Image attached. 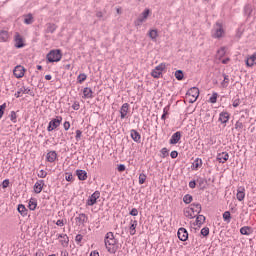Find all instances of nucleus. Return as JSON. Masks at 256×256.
Wrapping results in <instances>:
<instances>
[{"mask_svg": "<svg viewBox=\"0 0 256 256\" xmlns=\"http://www.w3.org/2000/svg\"><path fill=\"white\" fill-rule=\"evenodd\" d=\"M240 103H241V100L236 99V100L233 101L232 105H233V107H239Z\"/></svg>", "mask_w": 256, "mask_h": 256, "instance_id": "obj_62", "label": "nucleus"}, {"mask_svg": "<svg viewBox=\"0 0 256 256\" xmlns=\"http://www.w3.org/2000/svg\"><path fill=\"white\" fill-rule=\"evenodd\" d=\"M65 179L66 181H73V174H67Z\"/></svg>", "mask_w": 256, "mask_h": 256, "instance_id": "obj_63", "label": "nucleus"}, {"mask_svg": "<svg viewBox=\"0 0 256 256\" xmlns=\"http://www.w3.org/2000/svg\"><path fill=\"white\" fill-rule=\"evenodd\" d=\"M14 41L16 49H23V47H25V40L23 39L22 35L19 34V32H16Z\"/></svg>", "mask_w": 256, "mask_h": 256, "instance_id": "obj_8", "label": "nucleus"}, {"mask_svg": "<svg viewBox=\"0 0 256 256\" xmlns=\"http://www.w3.org/2000/svg\"><path fill=\"white\" fill-rule=\"evenodd\" d=\"M178 239H180V241H187V239H189V233L187 232V229L185 228H180L178 229Z\"/></svg>", "mask_w": 256, "mask_h": 256, "instance_id": "obj_12", "label": "nucleus"}, {"mask_svg": "<svg viewBox=\"0 0 256 256\" xmlns=\"http://www.w3.org/2000/svg\"><path fill=\"white\" fill-rule=\"evenodd\" d=\"M54 31H57V25L53 23H47L46 24V33H53Z\"/></svg>", "mask_w": 256, "mask_h": 256, "instance_id": "obj_27", "label": "nucleus"}, {"mask_svg": "<svg viewBox=\"0 0 256 256\" xmlns=\"http://www.w3.org/2000/svg\"><path fill=\"white\" fill-rule=\"evenodd\" d=\"M235 129H243V122L237 121L235 124Z\"/></svg>", "mask_w": 256, "mask_h": 256, "instance_id": "obj_56", "label": "nucleus"}, {"mask_svg": "<svg viewBox=\"0 0 256 256\" xmlns=\"http://www.w3.org/2000/svg\"><path fill=\"white\" fill-rule=\"evenodd\" d=\"M57 239H61L60 243H61L62 247L69 246V236H67V234H58Z\"/></svg>", "mask_w": 256, "mask_h": 256, "instance_id": "obj_13", "label": "nucleus"}, {"mask_svg": "<svg viewBox=\"0 0 256 256\" xmlns=\"http://www.w3.org/2000/svg\"><path fill=\"white\" fill-rule=\"evenodd\" d=\"M46 159L49 163H55V160L57 159V152L55 151L48 152Z\"/></svg>", "mask_w": 256, "mask_h": 256, "instance_id": "obj_20", "label": "nucleus"}, {"mask_svg": "<svg viewBox=\"0 0 256 256\" xmlns=\"http://www.w3.org/2000/svg\"><path fill=\"white\" fill-rule=\"evenodd\" d=\"M236 198L238 201H243V199H245V189L239 188L236 194Z\"/></svg>", "mask_w": 256, "mask_h": 256, "instance_id": "obj_28", "label": "nucleus"}, {"mask_svg": "<svg viewBox=\"0 0 256 256\" xmlns=\"http://www.w3.org/2000/svg\"><path fill=\"white\" fill-rule=\"evenodd\" d=\"M81 135H83V132L81 130H76V141L81 139Z\"/></svg>", "mask_w": 256, "mask_h": 256, "instance_id": "obj_55", "label": "nucleus"}, {"mask_svg": "<svg viewBox=\"0 0 256 256\" xmlns=\"http://www.w3.org/2000/svg\"><path fill=\"white\" fill-rule=\"evenodd\" d=\"M170 157L172 158V159H177V157H179V152H177V151H172L171 153H170Z\"/></svg>", "mask_w": 256, "mask_h": 256, "instance_id": "obj_53", "label": "nucleus"}, {"mask_svg": "<svg viewBox=\"0 0 256 256\" xmlns=\"http://www.w3.org/2000/svg\"><path fill=\"white\" fill-rule=\"evenodd\" d=\"M256 61V53L252 54L247 60H246V65L247 67H253L255 65Z\"/></svg>", "mask_w": 256, "mask_h": 256, "instance_id": "obj_23", "label": "nucleus"}, {"mask_svg": "<svg viewBox=\"0 0 256 256\" xmlns=\"http://www.w3.org/2000/svg\"><path fill=\"white\" fill-rule=\"evenodd\" d=\"M129 113V103H124L120 108V118L125 119Z\"/></svg>", "mask_w": 256, "mask_h": 256, "instance_id": "obj_16", "label": "nucleus"}, {"mask_svg": "<svg viewBox=\"0 0 256 256\" xmlns=\"http://www.w3.org/2000/svg\"><path fill=\"white\" fill-rule=\"evenodd\" d=\"M18 213L22 215V217H27L28 210L23 204L18 205Z\"/></svg>", "mask_w": 256, "mask_h": 256, "instance_id": "obj_24", "label": "nucleus"}, {"mask_svg": "<svg viewBox=\"0 0 256 256\" xmlns=\"http://www.w3.org/2000/svg\"><path fill=\"white\" fill-rule=\"evenodd\" d=\"M183 77H184V74H183V71L182 70H177L175 72V78L178 80V81H183Z\"/></svg>", "mask_w": 256, "mask_h": 256, "instance_id": "obj_34", "label": "nucleus"}, {"mask_svg": "<svg viewBox=\"0 0 256 256\" xmlns=\"http://www.w3.org/2000/svg\"><path fill=\"white\" fill-rule=\"evenodd\" d=\"M135 229H137V220H131L130 221V235H135V233H137V231Z\"/></svg>", "mask_w": 256, "mask_h": 256, "instance_id": "obj_25", "label": "nucleus"}, {"mask_svg": "<svg viewBox=\"0 0 256 256\" xmlns=\"http://www.w3.org/2000/svg\"><path fill=\"white\" fill-rule=\"evenodd\" d=\"M75 221L79 225H85L89 221V218L84 213H81L75 218Z\"/></svg>", "mask_w": 256, "mask_h": 256, "instance_id": "obj_14", "label": "nucleus"}, {"mask_svg": "<svg viewBox=\"0 0 256 256\" xmlns=\"http://www.w3.org/2000/svg\"><path fill=\"white\" fill-rule=\"evenodd\" d=\"M165 67H166L165 64L161 63L160 65L156 66L155 69H156V71H159L160 73H163Z\"/></svg>", "mask_w": 256, "mask_h": 256, "instance_id": "obj_49", "label": "nucleus"}, {"mask_svg": "<svg viewBox=\"0 0 256 256\" xmlns=\"http://www.w3.org/2000/svg\"><path fill=\"white\" fill-rule=\"evenodd\" d=\"M161 153L163 159H165V157H169V150L167 148H162Z\"/></svg>", "mask_w": 256, "mask_h": 256, "instance_id": "obj_48", "label": "nucleus"}, {"mask_svg": "<svg viewBox=\"0 0 256 256\" xmlns=\"http://www.w3.org/2000/svg\"><path fill=\"white\" fill-rule=\"evenodd\" d=\"M145 181H147V175L141 173V174L139 175V184H140V185H143V183H145Z\"/></svg>", "mask_w": 256, "mask_h": 256, "instance_id": "obj_41", "label": "nucleus"}, {"mask_svg": "<svg viewBox=\"0 0 256 256\" xmlns=\"http://www.w3.org/2000/svg\"><path fill=\"white\" fill-rule=\"evenodd\" d=\"M183 201H184V203H186V205H189V203H191L193 201V196H191L190 194H186L183 197Z\"/></svg>", "mask_w": 256, "mask_h": 256, "instance_id": "obj_36", "label": "nucleus"}, {"mask_svg": "<svg viewBox=\"0 0 256 256\" xmlns=\"http://www.w3.org/2000/svg\"><path fill=\"white\" fill-rule=\"evenodd\" d=\"M90 256H99V252L93 251L90 253Z\"/></svg>", "mask_w": 256, "mask_h": 256, "instance_id": "obj_64", "label": "nucleus"}, {"mask_svg": "<svg viewBox=\"0 0 256 256\" xmlns=\"http://www.w3.org/2000/svg\"><path fill=\"white\" fill-rule=\"evenodd\" d=\"M62 57H63V54L61 53V50L56 49V50H51L47 54L46 59L49 63H59Z\"/></svg>", "mask_w": 256, "mask_h": 256, "instance_id": "obj_3", "label": "nucleus"}, {"mask_svg": "<svg viewBox=\"0 0 256 256\" xmlns=\"http://www.w3.org/2000/svg\"><path fill=\"white\" fill-rule=\"evenodd\" d=\"M14 95L16 99H19V97H21L22 95H30L31 97H35V93L33 92V90L25 86L19 88V90Z\"/></svg>", "mask_w": 256, "mask_h": 256, "instance_id": "obj_5", "label": "nucleus"}, {"mask_svg": "<svg viewBox=\"0 0 256 256\" xmlns=\"http://www.w3.org/2000/svg\"><path fill=\"white\" fill-rule=\"evenodd\" d=\"M151 75L154 77V79H159V77H161L162 73L159 70L154 68L151 72Z\"/></svg>", "mask_w": 256, "mask_h": 256, "instance_id": "obj_37", "label": "nucleus"}, {"mask_svg": "<svg viewBox=\"0 0 256 256\" xmlns=\"http://www.w3.org/2000/svg\"><path fill=\"white\" fill-rule=\"evenodd\" d=\"M203 223H205V217L203 215H198L196 217V225L200 227L201 225H203Z\"/></svg>", "mask_w": 256, "mask_h": 256, "instance_id": "obj_33", "label": "nucleus"}, {"mask_svg": "<svg viewBox=\"0 0 256 256\" xmlns=\"http://www.w3.org/2000/svg\"><path fill=\"white\" fill-rule=\"evenodd\" d=\"M198 184H199V187H202V189H205V185H207V179L205 178L198 179Z\"/></svg>", "mask_w": 256, "mask_h": 256, "instance_id": "obj_40", "label": "nucleus"}, {"mask_svg": "<svg viewBox=\"0 0 256 256\" xmlns=\"http://www.w3.org/2000/svg\"><path fill=\"white\" fill-rule=\"evenodd\" d=\"M229 114L228 112H221L219 116V121L222 123H227L229 121Z\"/></svg>", "mask_w": 256, "mask_h": 256, "instance_id": "obj_26", "label": "nucleus"}, {"mask_svg": "<svg viewBox=\"0 0 256 256\" xmlns=\"http://www.w3.org/2000/svg\"><path fill=\"white\" fill-rule=\"evenodd\" d=\"M251 227L249 226H244L240 229L241 235H251Z\"/></svg>", "mask_w": 256, "mask_h": 256, "instance_id": "obj_30", "label": "nucleus"}, {"mask_svg": "<svg viewBox=\"0 0 256 256\" xmlns=\"http://www.w3.org/2000/svg\"><path fill=\"white\" fill-rule=\"evenodd\" d=\"M10 120L13 122V123H17V113L15 111H12L10 113Z\"/></svg>", "mask_w": 256, "mask_h": 256, "instance_id": "obj_44", "label": "nucleus"}, {"mask_svg": "<svg viewBox=\"0 0 256 256\" xmlns=\"http://www.w3.org/2000/svg\"><path fill=\"white\" fill-rule=\"evenodd\" d=\"M7 107V104L0 105V119L3 117V113H5V108Z\"/></svg>", "mask_w": 256, "mask_h": 256, "instance_id": "obj_51", "label": "nucleus"}, {"mask_svg": "<svg viewBox=\"0 0 256 256\" xmlns=\"http://www.w3.org/2000/svg\"><path fill=\"white\" fill-rule=\"evenodd\" d=\"M223 33H225L223 25L217 22L214 26V33L212 34V37H214V39H221V37H223Z\"/></svg>", "mask_w": 256, "mask_h": 256, "instance_id": "obj_6", "label": "nucleus"}, {"mask_svg": "<svg viewBox=\"0 0 256 256\" xmlns=\"http://www.w3.org/2000/svg\"><path fill=\"white\" fill-rule=\"evenodd\" d=\"M179 141H181V132H176L172 135L169 143L170 145H177V143H179Z\"/></svg>", "mask_w": 256, "mask_h": 256, "instance_id": "obj_17", "label": "nucleus"}, {"mask_svg": "<svg viewBox=\"0 0 256 256\" xmlns=\"http://www.w3.org/2000/svg\"><path fill=\"white\" fill-rule=\"evenodd\" d=\"M222 217L226 223H231V212L225 211Z\"/></svg>", "mask_w": 256, "mask_h": 256, "instance_id": "obj_32", "label": "nucleus"}, {"mask_svg": "<svg viewBox=\"0 0 256 256\" xmlns=\"http://www.w3.org/2000/svg\"><path fill=\"white\" fill-rule=\"evenodd\" d=\"M189 187H190V189H195V187H197V182H195V180L190 181L189 182Z\"/></svg>", "mask_w": 256, "mask_h": 256, "instance_id": "obj_59", "label": "nucleus"}, {"mask_svg": "<svg viewBox=\"0 0 256 256\" xmlns=\"http://www.w3.org/2000/svg\"><path fill=\"white\" fill-rule=\"evenodd\" d=\"M225 47H222L221 49H219L218 51H217V55H218V57L221 59L222 57H225Z\"/></svg>", "mask_w": 256, "mask_h": 256, "instance_id": "obj_45", "label": "nucleus"}, {"mask_svg": "<svg viewBox=\"0 0 256 256\" xmlns=\"http://www.w3.org/2000/svg\"><path fill=\"white\" fill-rule=\"evenodd\" d=\"M0 41L3 43L9 41V32L7 30L0 31Z\"/></svg>", "mask_w": 256, "mask_h": 256, "instance_id": "obj_22", "label": "nucleus"}, {"mask_svg": "<svg viewBox=\"0 0 256 256\" xmlns=\"http://www.w3.org/2000/svg\"><path fill=\"white\" fill-rule=\"evenodd\" d=\"M149 13H151V10L145 9V11L142 12L141 16L135 21V25H141L144 23V21L149 17Z\"/></svg>", "mask_w": 256, "mask_h": 256, "instance_id": "obj_10", "label": "nucleus"}, {"mask_svg": "<svg viewBox=\"0 0 256 256\" xmlns=\"http://www.w3.org/2000/svg\"><path fill=\"white\" fill-rule=\"evenodd\" d=\"M202 207L199 203H192L190 207L184 210V215L188 219H195L201 213Z\"/></svg>", "mask_w": 256, "mask_h": 256, "instance_id": "obj_2", "label": "nucleus"}, {"mask_svg": "<svg viewBox=\"0 0 256 256\" xmlns=\"http://www.w3.org/2000/svg\"><path fill=\"white\" fill-rule=\"evenodd\" d=\"M13 73L17 79H21L25 75V68L21 65L16 66L13 70Z\"/></svg>", "mask_w": 256, "mask_h": 256, "instance_id": "obj_11", "label": "nucleus"}, {"mask_svg": "<svg viewBox=\"0 0 256 256\" xmlns=\"http://www.w3.org/2000/svg\"><path fill=\"white\" fill-rule=\"evenodd\" d=\"M201 235H203V237H207L209 235V228L208 227H204L201 229Z\"/></svg>", "mask_w": 256, "mask_h": 256, "instance_id": "obj_47", "label": "nucleus"}, {"mask_svg": "<svg viewBox=\"0 0 256 256\" xmlns=\"http://www.w3.org/2000/svg\"><path fill=\"white\" fill-rule=\"evenodd\" d=\"M76 175L79 181H86L87 179V172L85 170H77Z\"/></svg>", "mask_w": 256, "mask_h": 256, "instance_id": "obj_21", "label": "nucleus"}, {"mask_svg": "<svg viewBox=\"0 0 256 256\" xmlns=\"http://www.w3.org/2000/svg\"><path fill=\"white\" fill-rule=\"evenodd\" d=\"M2 187L3 189H7V187H9V179H6L2 182Z\"/></svg>", "mask_w": 256, "mask_h": 256, "instance_id": "obj_58", "label": "nucleus"}, {"mask_svg": "<svg viewBox=\"0 0 256 256\" xmlns=\"http://www.w3.org/2000/svg\"><path fill=\"white\" fill-rule=\"evenodd\" d=\"M130 135H131V138L133 139V141H135V143H141V134H139L137 132V130L132 129L130 131Z\"/></svg>", "mask_w": 256, "mask_h": 256, "instance_id": "obj_19", "label": "nucleus"}, {"mask_svg": "<svg viewBox=\"0 0 256 256\" xmlns=\"http://www.w3.org/2000/svg\"><path fill=\"white\" fill-rule=\"evenodd\" d=\"M72 109H74V111H79L80 109L79 102H74L72 105Z\"/></svg>", "mask_w": 256, "mask_h": 256, "instance_id": "obj_54", "label": "nucleus"}, {"mask_svg": "<svg viewBox=\"0 0 256 256\" xmlns=\"http://www.w3.org/2000/svg\"><path fill=\"white\" fill-rule=\"evenodd\" d=\"M38 177H39L40 179H45V177H47V172H46L45 170H40V171L38 172Z\"/></svg>", "mask_w": 256, "mask_h": 256, "instance_id": "obj_50", "label": "nucleus"}, {"mask_svg": "<svg viewBox=\"0 0 256 256\" xmlns=\"http://www.w3.org/2000/svg\"><path fill=\"white\" fill-rule=\"evenodd\" d=\"M201 165H203V160L197 158L194 162H193V167H195V169H199V167H201Z\"/></svg>", "mask_w": 256, "mask_h": 256, "instance_id": "obj_39", "label": "nucleus"}, {"mask_svg": "<svg viewBox=\"0 0 256 256\" xmlns=\"http://www.w3.org/2000/svg\"><path fill=\"white\" fill-rule=\"evenodd\" d=\"M186 95H188V97H192V99H190V103H195V101H197V97H199V88L197 87H192L190 88Z\"/></svg>", "mask_w": 256, "mask_h": 256, "instance_id": "obj_7", "label": "nucleus"}, {"mask_svg": "<svg viewBox=\"0 0 256 256\" xmlns=\"http://www.w3.org/2000/svg\"><path fill=\"white\" fill-rule=\"evenodd\" d=\"M217 161L219 163H225L226 161H229V153L227 152H222L217 155Z\"/></svg>", "mask_w": 256, "mask_h": 256, "instance_id": "obj_18", "label": "nucleus"}, {"mask_svg": "<svg viewBox=\"0 0 256 256\" xmlns=\"http://www.w3.org/2000/svg\"><path fill=\"white\" fill-rule=\"evenodd\" d=\"M43 187H45V181L44 180H38L34 184V192L39 194L41 191H43Z\"/></svg>", "mask_w": 256, "mask_h": 256, "instance_id": "obj_15", "label": "nucleus"}, {"mask_svg": "<svg viewBox=\"0 0 256 256\" xmlns=\"http://www.w3.org/2000/svg\"><path fill=\"white\" fill-rule=\"evenodd\" d=\"M83 95L84 97H86L87 99H93V90H91V88H84L83 90Z\"/></svg>", "mask_w": 256, "mask_h": 256, "instance_id": "obj_29", "label": "nucleus"}, {"mask_svg": "<svg viewBox=\"0 0 256 256\" xmlns=\"http://www.w3.org/2000/svg\"><path fill=\"white\" fill-rule=\"evenodd\" d=\"M99 197H101V193L99 191H95L87 200V205H89V207H93V205H95V203H97V199H99Z\"/></svg>", "mask_w": 256, "mask_h": 256, "instance_id": "obj_9", "label": "nucleus"}, {"mask_svg": "<svg viewBox=\"0 0 256 256\" xmlns=\"http://www.w3.org/2000/svg\"><path fill=\"white\" fill-rule=\"evenodd\" d=\"M149 37H150V39H157V37H158L157 30H150Z\"/></svg>", "mask_w": 256, "mask_h": 256, "instance_id": "obj_42", "label": "nucleus"}, {"mask_svg": "<svg viewBox=\"0 0 256 256\" xmlns=\"http://www.w3.org/2000/svg\"><path fill=\"white\" fill-rule=\"evenodd\" d=\"M28 207L30 211H35V209H37V200L30 199Z\"/></svg>", "mask_w": 256, "mask_h": 256, "instance_id": "obj_31", "label": "nucleus"}, {"mask_svg": "<svg viewBox=\"0 0 256 256\" xmlns=\"http://www.w3.org/2000/svg\"><path fill=\"white\" fill-rule=\"evenodd\" d=\"M70 127H71V123H69V121L64 122L65 131H69Z\"/></svg>", "mask_w": 256, "mask_h": 256, "instance_id": "obj_61", "label": "nucleus"}, {"mask_svg": "<svg viewBox=\"0 0 256 256\" xmlns=\"http://www.w3.org/2000/svg\"><path fill=\"white\" fill-rule=\"evenodd\" d=\"M125 169H126L125 164H120V165H118V171H119L120 173H123V171H125Z\"/></svg>", "mask_w": 256, "mask_h": 256, "instance_id": "obj_60", "label": "nucleus"}, {"mask_svg": "<svg viewBox=\"0 0 256 256\" xmlns=\"http://www.w3.org/2000/svg\"><path fill=\"white\" fill-rule=\"evenodd\" d=\"M217 97H218V94L214 92L209 99L210 103H217Z\"/></svg>", "mask_w": 256, "mask_h": 256, "instance_id": "obj_46", "label": "nucleus"}, {"mask_svg": "<svg viewBox=\"0 0 256 256\" xmlns=\"http://www.w3.org/2000/svg\"><path fill=\"white\" fill-rule=\"evenodd\" d=\"M224 80L222 82V86L227 87L229 85V75L223 74Z\"/></svg>", "mask_w": 256, "mask_h": 256, "instance_id": "obj_43", "label": "nucleus"}, {"mask_svg": "<svg viewBox=\"0 0 256 256\" xmlns=\"http://www.w3.org/2000/svg\"><path fill=\"white\" fill-rule=\"evenodd\" d=\"M129 214L132 215V217H137V215H139V210H137V208H133Z\"/></svg>", "mask_w": 256, "mask_h": 256, "instance_id": "obj_52", "label": "nucleus"}, {"mask_svg": "<svg viewBox=\"0 0 256 256\" xmlns=\"http://www.w3.org/2000/svg\"><path fill=\"white\" fill-rule=\"evenodd\" d=\"M24 23H25L26 25H31V23H33V15L28 14V15L26 16V18L24 19Z\"/></svg>", "mask_w": 256, "mask_h": 256, "instance_id": "obj_38", "label": "nucleus"}, {"mask_svg": "<svg viewBox=\"0 0 256 256\" xmlns=\"http://www.w3.org/2000/svg\"><path fill=\"white\" fill-rule=\"evenodd\" d=\"M104 243L108 253L115 254L119 250V245H117V239H115L113 232H108L105 235Z\"/></svg>", "mask_w": 256, "mask_h": 256, "instance_id": "obj_1", "label": "nucleus"}, {"mask_svg": "<svg viewBox=\"0 0 256 256\" xmlns=\"http://www.w3.org/2000/svg\"><path fill=\"white\" fill-rule=\"evenodd\" d=\"M86 80H87V74H85V73H82V74L78 75V77H77V82L80 84Z\"/></svg>", "mask_w": 256, "mask_h": 256, "instance_id": "obj_35", "label": "nucleus"}, {"mask_svg": "<svg viewBox=\"0 0 256 256\" xmlns=\"http://www.w3.org/2000/svg\"><path fill=\"white\" fill-rule=\"evenodd\" d=\"M61 121H63V117L61 116H57L56 118L52 119L48 124L47 131H55V129L61 125Z\"/></svg>", "mask_w": 256, "mask_h": 256, "instance_id": "obj_4", "label": "nucleus"}, {"mask_svg": "<svg viewBox=\"0 0 256 256\" xmlns=\"http://www.w3.org/2000/svg\"><path fill=\"white\" fill-rule=\"evenodd\" d=\"M75 241L76 243H81V241H83V235L81 234L76 235Z\"/></svg>", "mask_w": 256, "mask_h": 256, "instance_id": "obj_57", "label": "nucleus"}]
</instances>
